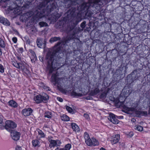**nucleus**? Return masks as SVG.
<instances>
[{"instance_id":"24","label":"nucleus","mask_w":150,"mask_h":150,"mask_svg":"<svg viewBox=\"0 0 150 150\" xmlns=\"http://www.w3.org/2000/svg\"><path fill=\"white\" fill-rule=\"evenodd\" d=\"M112 100L115 102L116 106L120 107L122 105V103L119 100H115V98H113V99Z\"/></svg>"},{"instance_id":"49","label":"nucleus","mask_w":150,"mask_h":150,"mask_svg":"<svg viewBox=\"0 0 150 150\" xmlns=\"http://www.w3.org/2000/svg\"><path fill=\"white\" fill-rule=\"evenodd\" d=\"M55 150H64V148H59L57 147Z\"/></svg>"},{"instance_id":"37","label":"nucleus","mask_w":150,"mask_h":150,"mask_svg":"<svg viewBox=\"0 0 150 150\" xmlns=\"http://www.w3.org/2000/svg\"><path fill=\"white\" fill-rule=\"evenodd\" d=\"M4 68L3 66L1 64H0V72L3 73L4 72Z\"/></svg>"},{"instance_id":"31","label":"nucleus","mask_w":150,"mask_h":150,"mask_svg":"<svg viewBox=\"0 0 150 150\" xmlns=\"http://www.w3.org/2000/svg\"><path fill=\"white\" fill-rule=\"evenodd\" d=\"M135 129L138 131H142L143 130V128L140 125H137L135 126Z\"/></svg>"},{"instance_id":"30","label":"nucleus","mask_w":150,"mask_h":150,"mask_svg":"<svg viewBox=\"0 0 150 150\" xmlns=\"http://www.w3.org/2000/svg\"><path fill=\"white\" fill-rule=\"evenodd\" d=\"M39 24L41 27H46L48 26V24L42 21L40 22Z\"/></svg>"},{"instance_id":"20","label":"nucleus","mask_w":150,"mask_h":150,"mask_svg":"<svg viewBox=\"0 0 150 150\" xmlns=\"http://www.w3.org/2000/svg\"><path fill=\"white\" fill-rule=\"evenodd\" d=\"M71 94V96H75L80 97L83 95L81 93H76L74 90H73L72 91Z\"/></svg>"},{"instance_id":"10","label":"nucleus","mask_w":150,"mask_h":150,"mask_svg":"<svg viewBox=\"0 0 150 150\" xmlns=\"http://www.w3.org/2000/svg\"><path fill=\"white\" fill-rule=\"evenodd\" d=\"M108 119L114 124H116L119 123V120L116 118L115 115L112 113H110Z\"/></svg>"},{"instance_id":"13","label":"nucleus","mask_w":150,"mask_h":150,"mask_svg":"<svg viewBox=\"0 0 150 150\" xmlns=\"http://www.w3.org/2000/svg\"><path fill=\"white\" fill-rule=\"evenodd\" d=\"M75 25L74 24L71 27H70V31H73L72 35L74 36L76 34H77L80 32V30L79 28H75Z\"/></svg>"},{"instance_id":"32","label":"nucleus","mask_w":150,"mask_h":150,"mask_svg":"<svg viewBox=\"0 0 150 150\" xmlns=\"http://www.w3.org/2000/svg\"><path fill=\"white\" fill-rule=\"evenodd\" d=\"M0 46L2 48H4L5 45L4 40L0 38Z\"/></svg>"},{"instance_id":"51","label":"nucleus","mask_w":150,"mask_h":150,"mask_svg":"<svg viewBox=\"0 0 150 150\" xmlns=\"http://www.w3.org/2000/svg\"><path fill=\"white\" fill-rule=\"evenodd\" d=\"M17 59L19 60V61H21V57L20 56H17Z\"/></svg>"},{"instance_id":"45","label":"nucleus","mask_w":150,"mask_h":150,"mask_svg":"<svg viewBox=\"0 0 150 150\" xmlns=\"http://www.w3.org/2000/svg\"><path fill=\"white\" fill-rule=\"evenodd\" d=\"M62 41L61 42H57V43L55 45V46L56 47L59 46L60 45L62 42Z\"/></svg>"},{"instance_id":"25","label":"nucleus","mask_w":150,"mask_h":150,"mask_svg":"<svg viewBox=\"0 0 150 150\" xmlns=\"http://www.w3.org/2000/svg\"><path fill=\"white\" fill-rule=\"evenodd\" d=\"M42 40L40 39H37V44L38 47L40 48H41L42 46Z\"/></svg>"},{"instance_id":"34","label":"nucleus","mask_w":150,"mask_h":150,"mask_svg":"<svg viewBox=\"0 0 150 150\" xmlns=\"http://www.w3.org/2000/svg\"><path fill=\"white\" fill-rule=\"evenodd\" d=\"M71 148V145L70 144H66L64 148V150H70Z\"/></svg>"},{"instance_id":"40","label":"nucleus","mask_w":150,"mask_h":150,"mask_svg":"<svg viewBox=\"0 0 150 150\" xmlns=\"http://www.w3.org/2000/svg\"><path fill=\"white\" fill-rule=\"evenodd\" d=\"M123 108L125 110H126L127 111H130L131 110V108L127 107L125 105H124L123 106Z\"/></svg>"},{"instance_id":"42","label":"nucleus","mask_w":150,"mask_h":150,"mask_svg":"<svg viewBox=\"0 0 150 150\" xmlns=\"http://www.w3.org/2000/svg\"><path fill=\"white\" fill-rule=\"evenodd\" d=\"M29 52L32 55L35 57H36V54L34 52L31 50H29Z\"/></svg>"},{"instance_id":"9","label":"nucleus","mask_w":150,"mask_h":150,"mask_svg":"<svg viewBox=\"0 0 150 150\" xmlns=\"http://www.w3.org/2000/svg\"><path fill=\"white\" fill-rule=\"evenodd\" d=\"M10 132L11 134V136L13 140L17 141L19 139L21 135V134L19 132L15 130Z\"/></svg>"},{"instance_id":"50","label":"nucleus","mask_w":150,"mask_h":150,"mask_svg":"<svg viewBox=\"0 0 150 150\" xmlns=\"http://www.w3.org/2000/svg\"><path fill=\"white\" fill-rule=\"evenodd\" d=\"M19 50L21 52H22L23 51V48L21 47L19 48Z\"/></svg>"},{"instance_id":"35","label":"nucleus","mask_w":150,"mask_h":150,"mask_svg":"<svg viewBox=\"0 0 150 150\" xmlns=\"http://www.w3.org/2000/svg\"><path fill=\"white\" fill-rule=\"evenodd\" d=\"M12 64L15 67L17 68H20V66L19 63H17L16 62H13Z\"/></svg>"},{"instance_id":"55","label":"nucleus","mask_w":150,"mask_h":150,"mask_svg":"<svg viewBox=\"0 0 150 150\" xmlns=\"http://www.w3.org/2000/svg\"><path fill=\"white\" fill-rule=\"evenodd\" d=\"M91 13L88 14V17L90 18V17H91Z\"/></svg>"},{"instance_id":"39","label":"nucleus","mask_w":150,"mask_h":150,"mask_svg":"<svg viewBox=\"0 0 150 150\" xmlns=\"http://www.w3.org/2000/svg\"><path fill=\"white\" fill-rule=\"evenodd\" d=\"M125 89L124 92H125V95L127 96H129L131 92L129 90H126L125 92Z\"/></svg>"},{"instance_id":"1","label":"nucleus","mask_w":150,"mask_h":150,"mask_svg":"<svg viewBox=\"0 0 150 150\" xmlns=\"http://www.w3.org/2000/svg\"><path fill=\"white\" fill-rule=\"evenodd\" d=\"M56 8L54 0H45L37 7L35 13L32 11H29L24 14L22 17L24 20H26L35 14L37 20H39L42 17L48 16Z\"/></svg>"},{"instance_id":"5","label":"nucleus","mask_w":150,"mask_h":150,"mask_svg":"<svg viewBox=\"0 0 150 150\" xmlns=\"http://www.w3.org/2000/svg\"><path fill=\"white\" fill-rule=\"evenodd\" d=\"M34 99L37 103H39L42 102L46 103L49 99V97L47 94L44 93L42 95L39 94L35 96Z\"/></svg>"},{"instance_id":"36","label":"nucleus","mask_w":150,"mask_h":150,"mask_svg":"<svg viewBox=\"0 0 150 150\" xmlns=\"http://www.w3.org/2000/svg\"><path fill=\"white\" fill-rule=\"evenodd\" d=\"M107 93L106 91L103 92L100 96L101 98H105L106 97Z\"/></svg>"},{"instance_id":"7","label":"nucleus","mask_w":150,"mask_h":150,"mask_svg":"<svg viewBox=\"0 0 150 150\" xmlns=\"http://www.w3.org/2000/svg\"><path fill=\"white\" fill-rule=\"evenodd\" d=\"M61 81V79L57 77V73L52 74L51 77V81L52 82H54V85H56V84L58 85L60 84Z\"/></svg>"},{"instance_id":"23","label":"nucleus","mask_w":150,"mask_h":150,"mask_svg":"<svg viewBox=\"0 0 150 150\" xmlns=\"http://www.w3.org/2000/svg\"><path fill=\"white\" fill-rule=\"evenodd\" d=\"M61 119L65 121H67L69 120V117L66 115H63L61 117Z\"/></svg>"},{"instance_id":"46","label":"nucleus","mask_w":150,"mask_h":150,"mask_svg":"<svg viewBox=\"0 0 150 150\" xmlns=\"http://www.w3.org/2000/svg\"><path fill=\"white\" fill-rule=\"evenodd\" d=\"M57 99L58 101H59L60 102H62L63 101V99L60 97H57Z\"/></svg>"},{"instance_id":"33","label":"nucleus","mask_w":150,"mask_h":150,"mask_svg":"<svg viewBox=\"0 0 150 150\" xmlns=\"http://www.w3.org/2000/svg\"><path fill=\"white\" fill-rule=\"evenodd\" d=\"M83 137L85 141L88 140L90 138L89 134L86 132H85L84 133Z\"/></svg>"},{"instance_id":"6","label":"nucleus","mask_w":150,"mask_h":150,"mask_svg":"<svg viewBox=\"0 0 150 150\" xmlns=\"http://www.w3.org/2000/svg\"><path fill=\"white\" fill-rule=\"evenodd\" d=\"M17 124L15 122L11 120H7L5 122L4 128L10 132L15 130Z\"/></svg>"},{"instance_id":"38","label":"nucleus","mask_w":150,"mask_h":150,"mask_svg":"<svg viewBox=\"0 0 150 150\" xmlns=\"http://www.w3.org/2000/svg\"><path fill=\"white\" fill-rule=\"evenodd\" d=\"M66 108L67 110L70 112H71L73 111L72 108L69 106H66Z\"/></svg>"},{"instance_id":"57","label":"nucleus","mask_w":150,"mask_h":150,"mask_svg":"<svg viewBox=\"0 0 150 150\" xmlns=\"http://www.w3.org/2000/svg\"><path fill=\"white\" fill-rule=\"evenodd\" d=\"M3 2H5L7 0H1Z\"/></svg>"},{"instance_id":"60","label":"nucleus","mask_w":150,"mask_h":150,"mask_svg":"<svg viewBox=\"0 0 150 150\" xmlns=\"http://www.w3.org/2000/svg\"><path fill=\"white\" fill-rule=\"evenodd\" d=\"M122 103V104L123 103V102H122V103Z\"/></svg>"},{"instance_id":"28","label":"nucleus","mask_w":150,"mask_h":150,"mask_svg":"<svg viewBox=\"0 0 150 150\" xmlns=\"http://www.w3.org/2000/svg\"><path fill=\"white\" fill-rule=\"evenodd\" d=\"M3 120L0 117V129H4V125L3 122Z\"/></svg>"},{"instance_id":"21","label":"nucleus","mask_w":150,"mask_h":150,"mask_svg":"<svg viewBox=\"0 0 150 150\" xmlns=\"http://www.w3.org/2000/svg\"><path fill=\"white\" fill-rule=\"evenodd\" d=\"M44 116L45 117L51 118L52 117V112L49 111L46 112L45 113Z\"/></svg>"},{"instance_id":"59","label":"nucleus","mask_w":150,"mask_h":150,"mask_svg":"<svg viewBox=\"0 0 150 150\" xmlns=\"http://www.w3.org/2000/svg\"><path fill=\"white\" fill-rule=\"evenodd\" d=\"M87 14H88V13H87L86 14V15H87Z\"/></svg>"},{"instance_id":"27","label":"nucleus","mask_w":150,"mask_h":150,"mask_svg":"<svg viewBox=\"0 0 150 150\" xmlns=\"http://www.w3.org/2000/svg\"><path fill=\"white\" fill-rule=\"evenodd\" d=\"M85 142L86 144L88 146H91L92 145V141L90 138L85 141Z\"/></svg>"},{"instance_id":"12","label":"nucleus","mask_w":150,"mask_h":150,"mask_svg":"<svg viewBox=\"0 0 150 150\" xmlns=\"http://www.w3.org/2000/svg\"><path fill=\"white\" fill-rule=\"evenodd\" d=\"M135 113L137 117H140L141 116H146L147 113L146 111H142L138 110H136L135 111Z\"/></svg>"},{"instance_id":"16","label":"nucleus","mask_w":150,"mask_h":150,"mask_svg":"<svg viewBox=\"0 0 150 150\" xmlns=\"http://www.w3.org/2000/svg\"><path fill=\"white\" fill-rule=\"evenodd\" d=\"M32 143L33 146L34 147H39L40 146V142L37 139L33 140Z\"/></svg>"},{"instance_id":"44","label":"nucleus","mask_w":150,"mask_h":150,"mask_svg":"<svg viewBox=\"0 0 150 150\" xmlns=\"http://www.w3.org/2000/svg\"><path fill=\"white\" fill-rule=\"evenodd\" d=\"M17 40V38L16 37H13L12 38V40L14 43H16Z\"/></svg>"},{"instance_id":"18","label":"nucleus","mask_w":150,"mask_h":150,"mask_svg":"<svg viewBox=\"0 0 150 150\" xmlns=\"http://www.w3.org/2000/svg\"><path fill=\"white\" fill-rule=\"evenodd\" d=\"M100 92L99 89L96 88L95 89L91 91V92L89 94L91 96H94L98 93Z\"/></svg>"},{"instance_id":"2","label":"nucleus","mask_w":150,"mask_h":150,"mask_svg":"<svg viewBox=\"0 0 150 150\" xmlns=\"http://www.w3.org/2000/svg\"><path fill=\"white\" fill-rule=\"evenodd\" d=\"M57 53L54 52H48L47 54L46 59L47 61V67L49 69V73L52 74L54 69H58L60 67V64L63 60L62 57L58 56H56Z\"/></svg>"},{"instance_id":"54","label":"nucleus","mask_w":150,"mask_h":150,"mask_svg":"<svg viewBox=\"0 0 150 150\" xmlns=\"http://www.w3.org/2000/svg\"><path fill=\"white\" fill-rule=\"evenodd\" d=\"M100 150H106L103 147H101L100 149Z\"/></svg>"},{"instance_id":"47","label":"nucleus","mask_w":150,"mask_h":150,"mask_svg":"<svg viewBox=\"0 0 150 150\" xmlns=\"http://www.w3.org/2000/svg\"><path fill=\"white\" fill-rule=\"evenodd\" d=\"M133 135H134V134H133V133L132 132H130L128 134V136L129 137H132V136H133Z\"/></svg>"},{"instance_id":"61","label":"nucleus","mask_w":150,"mask_h":150,"mask_svg":"<svg viewBox=\"0 0 150 150\" xmlns=\"http://www.w3.org/2000/svg\"><path fill=\"white\" fill-rule=\"evenodd\" d=\"M122 103V104L123 103V102H122V103Z\"/></svg>"},{"instance_id":"8","label":"nucleus","mask_w":150,"mask_h":150,"mask_svg":"<svg viewBox=\"0 0 150 150\" xmlns=\"http://www.w3.org/2000/svg\"><path fill=\"white\" fill-rule=\"evenodd\" d=\"M52 137H49L48 141L50 144L49 146L50 148L54 147L55 146H59L61 144V142L59 140H54L52 139Z\"/></svg>"},{"instance_id":"19","label":"nucleus","mask_w":150,"mask_h":150,"mask_svg":"<svg viewBox=\"0 0 150 150\" xmlns=\"http://www.w3.org/2000/svg\"><path fill=\"white\" fill-rule=\"evenodd\" d=\"M60 39L61 38L60 37H54L51 38L50 40V42L52 43L57 41H59Z\"/></svg>"},{"instance_id":"11","label":"nucleus","mask_w":150,"mask_h":150,"mask_svg":"<svg viewBox=\"0 0 150 150\" xmlns=\"http://www.w3.org/2000/svg\"><path fill=\"white\" fill-rule=\"evenodd\" d=\"M33 112L32 109L30 108H25L21 111V113L25 116H29L31 115Z\"/></svg>"},{"instance_id":"52","label":"nucleus","mask_w":150,"mask_h":150,"mask_svg":"<svg viewBox=\"0 0 150 150\" xmlns=\"http://www.w3.org/2000/svg\"><path fill=\"white\" fill-rule=\"evenodd\" d=\"M39 58L40 60L41 61V62L43 61V59L42 57H39Z\"/></svg>"},{"instance_id":"22","label":"nucleus","mask_w":150,"mask_h":150,"mask_svg":"<svg viewBox=\"0 0 150 150\" xmlns=\"http://www.w3.org/2000/svg\"><path fill=\"white\" fill-rule=\"evenodd\" d=\"M72 128L73 130L75 131H78V126L75 123H73L71 124Z\"/></svg>"},{"instance_id":"3","label":"nucleus","mask_w":150,"mask_h":150,"mask_svg":"<svg viewBox=\"0 0 150 150\" xmlns=\"http://www.w3.org/2000/svg\"><path fill=\"white\" fill-rule=\"evenodd\" d=\"M104 0H93L92 1H89L87 3H84L83 4L84 10L88 11L91 7L95 8L96 9L102 6L103 5Z\"/></svg>"},{"instance_id":"14","label":"nucleus","mask_w":150,"mask_h":150,"mask_svg":"<svg viewBox=\"0 0 150 150\" xmlns=\"http://www.w3.org/2000/svg\"><path fill=\"white\" fill-rule=\"evenodd\" d=\"M120 138V135L119 134H117L115 135V136L113 137L111 140V142L112 144H115L118 142Z\"/></svg>"},{"instance_id":"26","label":"nucleus","mask_w":150,"mask_h":150,"mask_svg":"<svg viewBox=\"0 0 150 150\" xmlns=\"http://www.w3.org/2000/svg\"><path fill=\"white\" fill-rule=\"evenodd\" d=\"M38 135L40 136V138H44L45 137V135L44 133L41 130L39 129L38 131Z\"/></svg>"},{"instance_id":"41","label":"nucleus","mask_w":150,"mask_h":150,"mask_svg":"<svg viewBox=\"0 0 150 150\" xmlns=\"http://www.w3.org/2000/svg\"><path fill=\"white\" fill-rule=\"evenodd\" d=\"M86 22L84 21L81 24V27L83 29L85 28L86 25Z\"/></svg>"},{"instance_id":"15","label":"nucleus","mask_w":150,"mask_h":150,"mask_svg":"<svg viewBox=\"0 0 150 150\" xmlns=\"http://www.w3.org/2000/svg\"><path fill=\"white\" fill-rule=\"evenodd\" d=\"M0 23L6 26H9L10 25L9 21L7 19L2 17H0Z\"/></svg>"},{"instance_id":"56","label":"nucleus","mask_w":150,"mask_h":150,"mask_svg":"<svg viewBox=\"0 0 150 150\" xmlns=\"http://www.w3.org/2000/svg\"><path fill=\"white\" fill-rule=\"evenodd\" d=\"M148 114L150 116V108L149 110Z\"/></svg>"},{"instance_id":"29","label":"nucleus","mask_w":150,"mask_h":150,"mask_svg":"<svg viewBox=\"0 0 150 150\" xmlns=\"http://www.w3.org/2000/svg\"><path fill=\"white\" fill-rule=\"evenodd\" d=\"M92 145L96 146L98 145L99 143L97 140L94 138H92Z\"/></svg>"},{"instance_id":"48","label":"nucleus","mask_w":150,"mask_h":150,"mask_svg":"<svg viewBox=\"0 0 150 150\" xmlns=\"http://www.w3.org/2000/svg\"><path fill=\"white\" fill-rule=\"evenodd\" d=\"M86 99H87V100H91L92 99V98L91 96H88L86 97Z\"/></svg>"},{"instance_id":"17","label":"nucleus","mask_w":150,"mask_h":150,"mask_svg":"<svg viewBox=\"0 0 150 150\" xmlns=\"http://www.w3.org/2000/svg\"><path fill=\"white\" fill-rule=\"evenodd\" d=\"M9 105L14 108H16L18 106L17 103L13 100H11L9 101L8 103Z\"/></svg>"},{"instance_id":"58","label":"nucleus","mask_w":150,"mask_h":150,"mask_svg":"<svg viewBox=\"0 0 150 150\" xmlns=\"http://www.w3.org/2000/svg\"><path fill=\"white\" fill-rule=\"evenodd\" d=\"M65 2H67L69 0H64Z\"/></svg>"},{"instance_id":"4","label":"nucleus","mask_w":150,"mask_h":150,"mask_svg":"<svg viewBox=\"0 0 150 150\" xmlns=\"http://www.w3.org/2000/svg\"><path fill=\"white\" fill-rule=\"evenodd\" d=\"M140 69H136L134 70L127 77V83L130 84L133 82L134 81L138 79L140 77Z\"/></svg>"},{"instance_id":"43","label":"nucleus","mask_w":150,"mask_h":150,"mask_svg":"<svg viewBox=\"0 0 150 150\" xmlns=\"http://www.w3.org/2000/svg\"><path fill=\"white\" fill-rule=\"evenodd\" d=\"M83 116L87 119H88L89 118V116L87 114H84L83 115Z\"/></svg>"},{"instance_id":"53","label":"nucleus","mask_w":150,"mask_h":150,"mask_svg":"<svg viewBox=\"0 0 150 150\" xmlns=\"http://www.w3.org/2000/svg\"><path fill=\"white\" fill-rule=\"evenodd\" d=\"M26 43L28 44H30V40H28L27 41V42H26Z\"/></svg>"}]
</instances>
